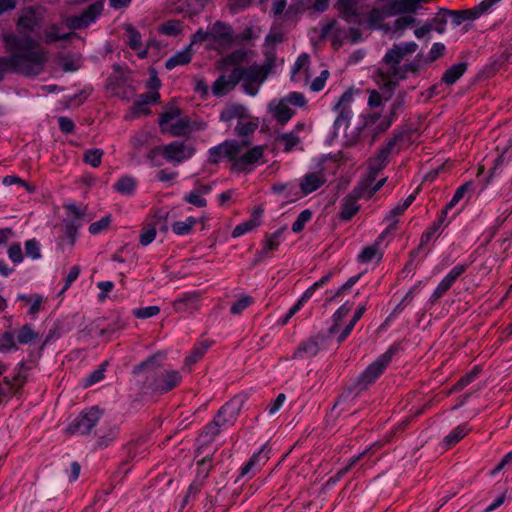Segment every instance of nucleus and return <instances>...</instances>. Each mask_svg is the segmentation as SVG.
<instances>
[{"instance_id":"nucleus-1","label":"nucleus","mask_w":512,"mask_h":512,"mask_svg":"<svg viewBox=\"0 0 512 512\" xmlns=\"http://www.w3.org/2000/svg\"><path fill=\"white\" fill-rule=\"evenodd\" d=\"M6 48L11 52L8 57H0V82L8 72L24 76L39 75L47 62V51L29 35H6Z\"/></svg>"},{"instance_id":"nucleus-2","label":"nucleus","mask_w":512,"mask_h":512,"mask_svg":"<svg viewBox=\"0 0 512 512\" xmlns=\"http://www.w3.org/2000/svg\"><path fill=\"white\" fill-rule=\"evenodd\" d=\"M135 375L145 374L144 386L156 393L165 394L176 388L182 381L176 370H166L154 366V358H149L134 368Z\"/></svg>"},{"instance_id":"nucleus-3","label":"nucleus","mask_w":512,"mask_h":512,"mask_svg":"<svg viewBox=\"0 0 512 512\" xmlns=\"http://www.w3.org/2000/svg\"><path fill=\"white\" fill-rule=\"evenodd\" d=\"M241 409L240 400L234 399L225 403L216 416L202 430L197 441L200 446L210 444L221 431L234 425Z\"/></svg>"},{"instance_id":"nucleus-4","label":"nucleus","mask_w":512,"mask_h":512,"mask_svg":"<svg viewBox=\"0 0 512 512\" xmlns=\"http://www.w3.org/2000/svg\"><path fill=\"white\" fill-rule=\"evenodd\" d=\"M399 351V345L392 344L383 354L378 356L358 377L357 385L366 388L376 381L386 370L393 356Z\"/></svg>"},{"instance_id":"nucleus-5","label":"nucleus","mask_w":512,"mask_h":512,"mask_svg":"<svg viewBox=\"0 0 512 512\" xmlns=\"http://www.w3.org/2000/svg\"><path fill=\"white\" fill-rule=\"evenodd\" d=\"M335 8L338 16L346 23L362 26L370 4L369 0H337Z\"/></svg>"},{"instance_id":"nucleus-6","label":"nucleus","mask_w":512,"mask_h":512,"mask_svg":"<svg viewBox=\"0 0 512 512\" xmlns=\"http://www.w3.org/2000/svg\"><path fill=\"white\" fill-rule=\"evenodd\" d=\"M195 149L185 142L174 141L150 150L148 158L153 160L159 153L170 163L180 164L194 155Z\"/></svg>"},{"instance_id":"nucleus-7","label":"nucleus","mask_w":512,"mask_h":512,"mask_svg":"<svg viewBox=\"0 0 512 512\" xmlns=\"http://www.w3.org/2000/svg\"><path fill=\"white\" fill-rule=\"evenodd\" d=\"M249 145L246 140L239 141V152L231 165V171L236 173H250L254 170L256 163L263 157L264 147L255 146L244 152Z\"/></svg>"},{"instance_id":"nucleus-8","label":"nucleus","mask_w":512,"mask_h":512,"mask_svg":"<svg viewBox=\"0 0 512 512\" xmlns=\"http://www.w3.org/2000/svg\"><path fill=\"white\" fill-rule=\"evenodd\" d=\"M354 101L352 89L345 91L336 101L333 110L338 113L333 123V134L337 136L340 131L346 132L353 117L351 104Z\"/></svg>"},{"instance_id":"nucleus-9","label":"nucleus","mask_w":512,"mask_h":512,"mask_svg":"<svg viewBox=\"0 0 512 512\" xmlns=\"http://www.w3.org/2000/svg\"><path fill=\"white\" fill-rule=\"evenodd\" d=\"M320 37L332 38L334 46H340L344 40L350 38L352 43H357L361 40V33L356 27L346 28L338 21L332 20L327 24L321 26Z\"/></svg>"},{"instance_id":"nucleus-10","label":"nucleus","mask_w":512,"mask_h":512,"mask_svg":"<svg viewBox=\"0 0 512 512\" xmlns=\"http://www.w3.org/2000/svg\"><path fill=\"white\" fill-rule=\"evenodd\" d=\"M235 70L240 71L242 88L250 96H255L258 93L259 87L265 81L268 73L264 66L258 64L236 67Z\"/></svg>"},{"instance_id":"nucleus-11","label":"nucleus","mask_w":512,"mask_h":512,"mask_svg":"<svg viewBox=\"0 0 512 512\" xmlns=\"http://www.w3.org/2000/svg\"><path fill=\"white\" fill-rule=\"evenodd\" d=\"M330 335L328 333L319 332L309 338L301 341L294 350L292 359L313 358L320 351L328 347Z\"/></svg>"},{"instance_id":"nucleus-12","label":"nucleus","mask_w":512,"mask_h":512,"mask_svg":"<svg viewBox=\"0 0 512 512\" xmlns=\"http://www.w3.org/2000/svg\"><path fill=\"white\" fill-rule=\"evenodd\" d=\"M104 3L96 1L90 4L80 15L66 17L65 25L71 30H80L94 23L102 14Z\"/></svg>"},{"instance_id":"nucleus-13","label":"nucleus","mask_w":512,"mask_h":512,"mask_svg":"<svg viewBox=\"0 0 512 512\" xmlns=\"http://www.w3.org/2000/svg\"><path fill=\"white\" fill-rule=\"evenodd\" d=\"M102 412L97 407H91L81 412L68 426L67 430L72 434L86 435L97 425Z\"/></svg>"},{"instance_id":"nucleus-14","label":"nucleus","mask_w":512,"mask_h":512,"mask_svg":"<svg viewBox=\"0 0 512 512\" xmlns=\"http://www.w3.org/2000/svg\"><path fill=\"white\" fill-rule=\"evenodd\" d=\"M499 1L500 0H483L478 6L467 10L452 11L446 9V15L447 18H450L454 26H459L465 21L477 19Z\"/></svg>"},{"instance_id":"nucleus-15","label":"nucleus","mask_w":512,"mask_h":512,"mask_svg":"<svg viewBox=\"0 0 512 512\" xmlns=\"http://www.w3.org/2000/svg\"><path fill=\"white\" fill-rule=\"evenodd\" d=\"M238 152V140H225L219 145L213 146L208 150V162L211 164H218L225 159L232 164Z\"/></svg>"},{"instance_id":"nucleus-16","label":"nucleus","mask_w":512,"mask_h":512,"mask_svg":"<svg viewBox=\"0 0 512 512\" xmlns=\"http://www.w3.org/2000/svg\"><path fill=\"white\" fill-rule=\"evenodd\" d=\"M429 0H377V4H384L387 14L392 16L416 13L422 3Z\"/></svg>"},{"instance_id":"nucleus-17","label":"nucleus","mask_w":512,"mask_h":512,"mask_svg":"<svg viewBox=\"0 0 512 512\" xmlns=\"http://www.w3.org/2000/svg\"><path fill=\"white\" fill-rule=\"evenodd\" d=\"M397 87V81L386 80L385 83L380 87V90H370L367 105L370 110L382 109L386 102H388L395 89Z\"/></svg>"},{"instance_id":"nucleus-18","label":"nucleus","mask_w":512,"mask_h":512,"mask_svg":"<svg viewBox=\"0 0 512 512\" xmlns=\"http://www.w3.org/2000/svg\"><path fill=\"white\" fill-rule=\"evenodd\" d=\"M365 196V187L356 186L352 192L342 200L339 218L343 221H349L360 210V205L357 204V201Z\"/></svg>"},{"instance_id":"nucleus-19","label":"nucleus","mask_w":512,"mask_h":512,"mask_svg":"<svg viewBox=\"0 0 512 512\" xmlns=\"http://www.w3.org/2000/svg\"><path fill=\"white\" fill-rule=\"evenodd\" d=\"M423 61L424 55L419 53L409 63H405L399 66H391L388 72L387 80H404L408 77L409 74H417L420 69L425 66Z\"/></svg>"},{"instance_id":"nucleus-20","label":"nucleus","mask_w":512,"mask_h":512,"mask_svg":"<svg viewBox=\"0 0 512 512\" xmlns=\"http://www.w3.org/2000/svg\"><path fill=\"white\" fill-rule=\"evenodd\" d=\"M377 5V7L366 10L363 25H365L369 30H384L388 32L391 28L383 22L387 17H390V15L387 14L388 12L386 11L384 4Z\"/></svg>"},{"instance_id":"nucleus-21","label":"nucleus","mask_w":512,"mask_h":512,"mask_svg":"<svg viewBox=\"0 0 512 512\" xmlns=\"http://www.w3.org/2000/svg\"><path fill=\"white\" fill-rule=\"evenodd\" d=\"M241 76L235 68L228 75L221 74L212 85V93L217 97L225 96L240 83Z\"/></svg>"},{"instance_id":"nucleus-22","label":"nucleus","mask_w":512,"mask_h":512,"mask_svg":"<svg viewBox=\"0 0 512 512\" xmlns=\"http://www.w3.org/2000/svg\"><path fill=\"white\" fill-rule=\"evenodd\" d=\"M390 233V228L383 230L372 245L366 246L361 253L357 256L360 263H369L373 260L380 262L383 258V252L380 245L383 243L386 236Z\"/></svg>"},{"instance_id":"nucleus-23","label":"nucleus","mask_w":512,"mask_h":512,"mask_svg":"<svg viewBox=\"0 0 512 512\" xmlns=\"http://www.w3.org/2000/svg\"><path fill=\"white\" fill-rule=\"evenodd\" d=\"M210 39L219 46L228 48L234 42V32L230 25L217 21L210 28Z\"/></svg>"},{"instance_id":"nucleus-24","label":"nucleus","mask_w":512,"mask_h":512,"mask_svg":"<svg viewBox=\"0 0 512 512\" xmlns=\"http://www.w3.org/2000/svg\"><path fill=\"white\" fill-rule=\"evenodd\" d=\"M200 293L197 291L186 292L174 300L173 309L176 312H193L200 308Z\"/></svg>"},{"instance_id":"nucleus-25","label":"nucleus","mask_w":512,"mask_h":512,"mask_svg":"<svg viewBox=\"0 0 512 512\" xmlns=\"http://www.w3.org/2000/svg\"><path fill=\"white\" fill-rule=\"evenodd\" d=\"M269 459V449L263 445L257 452H255L250 459L240 469V477L253 474L259 470Z\"/></svg>"},{"instance_id":"nucleus-26","label":"nucleus","mask_w":512,"mask_h":512,"mask_svg":"<svg viewBox=\"0 0 512 512\" xmlns=\"http://www.w3.org/2000/svg\"><path fill=\"white\" fill-rule=\"evenodd\" d=\"M325 182L326 177L322 171L308 173L303 176L300 189L305 195H308L319 189Z\"/></svg>"},{"instance_id":"nucleus-27","label":"nucleus","mask_w":512,"mask_h":512,"mask_svg":"<svg viewBox=\"0 0 512 512\" xmlns=\"http://www.w3.org/2000/svg\"><path fill=\"white\" fill-rule=\"evenodd\" d=\"M248 114V109L236 103H229L225 105L220 111L219 119L222 122H231L237 120V123Z\"/></svg>"},{"instance_id":"nucleus-28","label":"nucleus","mask_w":512,"mask_h":512,"mask_svg":"<svg viewBox=\"0 0 512 512\" xmlns=\"http://www.w3.org/2000/svg\"><path fill=\"white\" fill-rule=\"evenodd\" d=\"M404 103H405V94L399 93L397 95V97L395 98L394 102L390 106L389 115H386L384 117V119L377 126V128H376L377 132H384L391 126V124L395 120L397 112L403 108Z\"/></svg>"},{"instance_id":"nucleus-29","label":"nucleus","mask_w":512,"mask_h":512,"mask_svg":"<svg viewBox=\"0 0 512 512\" xmlns=\"http://www.w3.org/2000/svg\"><path fill=\"white\" fill-rule=\"evenodd\" d=\"M41 17L37 16L33 8L26 10L18 19L17 27L20 32L31 33L39 26Z\"/></svg>"},{"instance_id":"nucleus-30","label":"nucleus","mask_w":512,"mask_h":512,"mask_svg":"<svg viewBox=\"0 0 512 512\" xmlns=\"http://www.w3.org/2000/svg\"><path fill=\"white\" fill-rule=\"evenodd\" d=\"M121 79L122 78L120 76H110L107 80V90L113 96H117L124 100H130L134 91L130 87L124 88L123 91H121L122 84L124 83Z\"/></svg>"},{"instance_id":"nucleus-31","label":"nucleus","mask_w":512,"mask_h":512,"mask_svg":"<svg viewBox=\"0 0 512 512\" xmlns=\"http://www.w3.org/2000/svg\"><path fill=\"white\" fill-rule=\"evenodd\" d=\"M193 55L192 44L187 45L181 51L176 52L169 59L166 60L165 67L172 70L177 66L186 65L191 62Z\"/></svg>"},{"instance_id":"nucleus-32","label":"nucleus","mask_w":512,"mask_h":512,"mask_svg":"<svg viewBox=\"0 0 512 512\" xmlns=\"http://www.w3.org/2000/svg\"><path fill=\"white\" fill-rule=\"evenodd\" d=\"M77 230L78 227L74 222H65L62 228V235L59 237L58 245L63 249L66 246L72 248L77 239Z\"/></svg>"},{"instance_id":"nucleus-33","label":"nucleus","mask_w":512,"mask_h":512,"mask_svg":"<svg viewBox=\"0 0 512 512\" xmlns=\"http://www.w3.org/2000/svg\"><path fill=\"white\" fill-rule=\"evenodd\" d=\"M270 110L273 117L281 125H285L295 114V111L291 109L283 100L274 105V107H272V104H270Z\"/></svg>"},{"instance_id":"nucleus-34","label":"nucleus","mask_w":512,"mask_h":512,"mask_svg":"<svg viewBox=\"0 0 512 512\" xmlns=\"http://www.w3.org/2000/svg\"><path fill=\"white\" fill-rule=\"evenodd\" d=\"M125 32L129 47L135 51H138V55L141 58H144L147 54V51L142 49L143 45L140 33L132 25H126Z\"/></svg>"},{"instance_id":"nucleus-35","label":"nucleus","mask_w":512,"mask_h":512,"mask_svg":"<svg viewBox=\"0 0 512 512\" xmlns=\"http://www.w3.org/2000/svg\"><path fill=\"white\" fill-rule=\"evenodd\" d=\"M384 117L381 110H370L363 113L361 115L362 126L359 129H370L374 134H379L380 132H377L376 128Z\"/></svg>"},{"instance_id":"nucleus-36","label":"nucleus","mask_w":512,"mask_h":512,"mask_svg":"<svg viewBox=\"0 0 512 512\" xmlns=\"http://www.w3.org/2000/svg\"><path fill=\"white\" fill-rule=\"evenodd\" d=\"M257 128L258 122L254 120L248 113L237 123L234 132L235 135L243 138L253 134Z\"/></svg>"},{"instance_id":"nucleus-37","label":"nucleus","mask_w":512,"mask_h":512,"mask_svg":"<svg viewBox=\"0 0 512 512\" xmlns=\"http://www.w3.org/2000/svg\"><path fill=\"white\" fill-rule=\"evenodd\" d=\"M200 222V219L193 216L187 217L183 221H175L171 224V230L178 236H185L191 234L195 225Z\"/></svg>"},{"instance_id":"nucleus-38","label":"nucleus","mask_w":512,"mask_h":512,"mask_svg":"<svg viewBox=\"0 0 512 512\" xmlns=\"http://www.w3.org/2000/svg\"><path fill=\"white\" fill-rule=\"evenodd\" d=\"M467 63L460 62L449 67L442 76V81L447 85H453L466 72Z\"/></svg>"},{"instance_id":"nucleus-39","label":"nucleus","mask_w":512,"mask_h":512,"mask_svg":"<svg viewBox=\"0 0 512 512\" xmlns=\"http://www.w3.org/2000/svg\"><path fill=\"white\" fill-rule=\"evenodd\" d=\"M470 431L467 424H460L454 428L448 435L443 439V445L446 448H450L459 441H461Z\"/></svg>"},{"instance_id":"nucleus-40","label":"nucleus","mask_w":512,"mask_h":512,"mask_svg":"<svg viewBox=\"0 0 512 512\" xmlns=\"http://www.w3.org/2000/svg\"><path fill=\"white\" fill-rule=\"evenodd\" d=\"M39 337V333L36 332L33 327L29 324L23 325L16 332V341L21 345H27L33 343Z\"/></svg>"},{"instance_id":"nucleus-41","label":"nucleus","mask_w":512,"mask_h":512,"mask_svg":"<svg viewBox=\"0 0 512 512\" xmlns=\"http://www.w3.org/2000/svg\"><path fill=\"white\" fill-rule=\"evenodd\" d=\"M447 15H446V9L442 8L437 13L435 17L432 19H429L425 22L426 26L429 27V31H436L439 34H442L445 32L446 24H447Z\"/></svg>"},{"instance_id":"nucleus-42","label":"nucleus","mask_w":512,"mask_h":512,"mask_svg":"<svg viewBox=\"0 0 512 512\" xmlns=\"http://www.w3.org/2000/svg\"><path fill=\"white\" fill-rule=\"evenodd\" d=\"M472 186L473 183L471 181L465 182L464 184L459 186L456 189L452 199L447 203V205L443 209V214L446 215L449 210L453 209L459 203V201L462 200L465 197V195L471 191Z\"/></svg>"},{"instance_id":"nucleus-43","label":"nucleus","mask_w":512,"mask_h":512,"mask_svg":"<svg viewBox=\"0 0 512 512\" xmlns=\"http://www.w3.org/2000/svg\"><path fill=\"white\" fill-rule=\"evenodd\" d=\"M276 142L283 145L284 152H291L300 143V138L296 135V131H290L279 135Z\"/></svg>"},{"instance_id":"nucleus-44","label":"nucleus","mask_w":512,"mask_h":512,"mask_svg":"<svg viewBox=\"0 0 512 512\" xmlns=\"http://www.w3.org/2000/svg\"><path fill=\"white\" fill-rule=\"evenodd\" d=\"M366 309L367 308H366L365 304L357 307L352 319L347 324V326L344 328V330L341 332V334L338 336L337 342L339 344H341L348 337V335L352 332L354 326L361 319V317L365 313Z\"/></svg>"},{"instance_id":"nucleus-45","label":"nucleus","mask_w":512,"mask_h":512,"mask_svg":"<svg viewBox=\"0 0 512 512\" xmlns=\"http://www.w3.org/2000/svg\"><path fill=\"white\" fill-rule=\"evenodd\" d=\"M114 188L123 195H132L136 188V180L132 176H123L115 184Z\"/></svg>"},{"instance_id":"nucleus-46","label":"nucleus","mask_w":512,"mask_h":512,"mask_svg":"<svg viewBox=\"0 0 512 512\" xmlns=\"http://www.w3.org/2000/svg\"><path fill=\"white\" fill-rule=\"evenodd\" d=\"M352 306V303L347 301L335 311V313L332 316L334 324L328 330L329 335H332L338 331L339 322L349 314V312L352 309Z\"/></svg>"},{"instance_id":"nucleus-47","label":"nucleus","mask_w":512,"mask_h":512,"mask_svg":"<svg viewBox=\"0 0 512 512\" xmlns=\"http://www.w3.org/2000/svg\"><path fill=\"white\" fill-rule=\"evenodd\" d=\"M285 231V228H279L275 232L269 234L266 236L265 245L263 247L262 252L268 253L269 251H273L278 248L281 238L283 236V233Z\"/></svg>"},{"instance_id":"nucleus-48","label":"nucleus","mask_w":512,"mask_h":512,"mask_svg":"<svg viewBox=\"0 0 512 512\" xmlns=\"http://www.w3.org/2000/svg\"><path fill=\"white\" fill-rule=\"evenodd\" d=\"M309 64V56L306 53H302L298 56L296 62L294 63L291 70V79L293 81H299V74L302 70H304L305 74L307 73Z\"/></svg>"},{"instance_id":"nucleus-49","label":"nucleus","mask_w":512,"mask_h":512,"mask_svg":"<svg viewBox=\"0 0 512 512\" xmlns=\"http://www.w3.org/2000/svg\"><path fill=\"white\" fill-rule=\"evenodd\" d=\"M453 286V283L450 282L445 277L440 281L438 286L435 288L433 293L431 294V297L429 299V302L433 305L435 304L439 299H441L448 290Z\"/></svg>"},{"instance_id":"nucleus-50","label":"nucleus","mask_w":512,"mask_h":512,"mask_svg":"<svg viewBox=\"0 0 512 512\" xmlns=\"http://www.w3.org/2000/svg\"><path fill=\"white\" fill-rule=\"evenodd\" d=\"M446 50V47L443 43L436 42L434 43L427 56H424V64L428 65L439 59L441 56H443L444 52Z\"/></svg>"},{"instance_id":"nucleus-51","label":"nucleus","mask_w":512,"mask_h":512,"mask_svg":"<svg viewBox=\"0 0 512 512\" xmlns=\"http://www.w3.org/2000/svg\"><path fill=\"white\" fill-rule=\"evenodd\" d=\"M103 154L101 149H88L84 152L83 161L96 168L100 166Z\"/></svg>"},{"instance_id":"nucleus-52","label":"nucleus","mask_w":512,"mask_h":512,"mask_svg":"<svg viewBox=\"0 0 512 512\" xmlns=\"http://www.w3.org/2000/svg\"><path fill=\"white\" fill-rule=\"evenodd\" d=\"M313 213L309 209H305L300 212L296 220L292 224V231L294 233H300L305 225L312 219Z\"/></svg>"},{"instance_id":"nucleus-53","label":"nucleus","mask_w":512,"mask_h":512,"mask_svg":"<svg viewBox=\"0 0 512 512\" xmlns=\"http://www.w3.org/2000/svg\"><path fill=\"white\" fill-rule=\"evenodd\" d=\"M212 469V459L210 457H204L197 462V477L195 480H204L208 477Z\"/></svg>"},{"instance_id":"nucleus-54","label":"nucleus","mask_w":512,"mask_h":512,"mask_svg":"<svg viewBox=\"0 0 512 512\" xmlns=\"http://www.w3.org/2000/svg\"><path fill=\"white\" fill-rule=\"evenodd\" d=\"M253 303V298L248 295L240 296L230 307L231 314L239 315Z\"/></svg>"},{"instance_id":"nucleus-55","label":"nucleus","mask_w":512,"mask_h":512,"mask_svg":"<svg viewBox=\"0 0 512 512\" xmlns=\"http://www.w3.org/2000/svg\"><path fill=\"white\" fill-rule=\"evenodd\" d=\"M202 480H194L184 496L181 506L184 508L191 500L195 499L202 489Z\"/></svg>"},{"instance_id":"nucleus-56","label":"nucleus","mask_w":512,"mask_h":512,"mask_svg":"<svg viewBox=\"0 0 512 512\" xmlns=\"http://www.w3.org/2000/svg\"><path fill=\"white\" fill-rule=\"evenodd\" d=\"M443 224V220L439 219L437 222H434L430 227H428L422 234L420 244L418 249H421L425 245H427L433 236L438 232L441 225Z\"/></svg>"},{"instance_id":"nucleus-57","label":"nucleus","mask_w":512,"mask_h":512,"mask_svg":"<svg viewBox=\"0 0 512 512\" xmlns=\"http://www.w3.org/2000/svg\"><path fill=\"white\" fill-rule=\"evenodd\" d=\"M190 121L188 118H180L171 124L170 133L173 136H182L189 132Z\"/></svg>"},{"instance_id":"nucleus-58","label":"nucleus","mask_w":512,"mask_h":512,"mask_svg":"<svg viewBox=\"0 0 512 512\" xmlns=\"http://www.w3.org/2000/svg\"><path fill=\"white\" fill-rule=\"evenodd\" d=\"M247 56V52L244 49H237L226 55L222 62L225 65H237L242 62H244L245 58Z\"/></svg>"},{"instance_id":"nucleus-59","label":"nucleus","mask_w":512,"mask_h":512,"mask_svg":"<svg viewBox=\"0 0 512 512\" xmlns=\"http://www.w3.org/2000/svg\"><path fill=\"white\" fill-rule=\"evenodd\" d=\"M209 345L202 342L191 351V353L186 357L185 363L187 365L195 364L208 350Z\"/></svg>"},{"instance_id":"nucleus-60","label":"nucleus","mask_w":512,"mask_h":512,"mask_svg":"<svg viewBox=\"0 0 512 512\" xmlns=\"http://www.w3.org/2000/svg\"><path fill=\"white\" fill-rule=\"evenodd\" d=\"M403 58L404 56L395 44L386 52L384 62L391 66H399Z\"/></svg>"},{"instance_id":"nucleus-61","label":"nucleus","mask_w":512,"mask_h":512,"mask_svg":"<svg viewBox=\"0 0 512 512\" xmlns=\"http://www.w3.org/2000/svg\"><path fill=\"white\" fill-rule=\"evenodd\" d=\"M26 256L38 260L41 258L40 243L36 239H29L25 242Z\"/></svg>"},{"instance_id":"nucleus-62","label":"nucleus","mask_w":512,"mask_h":512,"mask_svg":"<svg viewBox=\"0 0 512 512\" xmlns=\"http://www.w3.org/2000/svg\"><path fill=\"white\" fill-rule=\"evenodd\" d=\"M383 167L384 165H382V163H377V165H371L365 179L358 186L365 187L366 191L368 187H370L376 180L378 173L383 169Z\"/></svg>"},{"instance_id":"nucleus-63","label":"nucleus","mask_w":512,"mask_h":512,"mask_svg":"<svg viewBox=\"0 0 512 512\" xmlns=\"http://www.w3.org/2000/svg\"><path fill=\"white\" fill-rule=\"evenodd\" d=\"M259 225H260L259 221L249 219L248 221L237 225L232 232V236L240 237V236L252 231L254 228H256Z\"/></svg>"},{"instance_id":"nucleus-64","label":"nucleus","mask_w":512,"mask_h":512,"mask_svg":"<svg viewBox=\"0 0 512 512\" xmlns=\"http://www.w3.org/2000/svg\"><path fill=\"white\" fill-rule=\"evenodd\" d=\"M480 368L475 366L469 373L463 376L458 382L454 385L455 390H461L473 382L479 375Z\"/></svg>"}]
</instances>
